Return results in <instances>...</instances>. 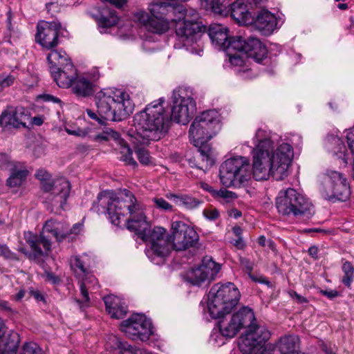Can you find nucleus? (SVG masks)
Returning <instances> with one entry per match:
<instances>
[{
	"instance_id": "f257e3e1",
	"label": "nucleus",
	"mask_w": 354,
	"mask_h": 354,
	"mask_svg": "<svg viewBox=\"0 0 354 354\" xmlns=\"http://www.w3.org/2000/svg\"><path fill=\"white\" fill-rule=\"evenodd\" d=\"M252 168L245 157L237 156L226 160L220 166L221 183L225 187H239L248 183L252 176L256 180H267L270 177L277 180L288 176L294 151L292 145L280 140L274 146V138L263 129L257 130L253 138Z\"/></svg>"
},
{
	"instance_id": "f03ea898",
	"label": "nucleus",
	"mask_w": 354,
	"mask_h": 354,
	"mask_svg": "<svg viewBox=\"0 0 354 354\" xmlns=\"http://www.w3.org/2000/svg\"><path fill=\"white\" fill-rule=\"evenodd\" d=\"M92 209L97 213L106 212L111 223L119 225L121 219L127 223V227L137 232L139 237L146 243L149 248L146 254L156 264L170 252V240L166 230L161 227H149L143 205L139 203L134 195L124 189L118 194L112 191L100 192L97 201L93 203Z\"/></svg>"
},
{
	"instance_id": "7ed1b4c3",
	"label": "nucleus",
	"mask_w": 354,
	"mask_h": 354,
	"mask_svg": "<svg viewBox=\"0 0 354 354\" xmlns=\"http://www.w3.org/2000/svg\"><path fill=\"white\" fill-rule=\"evenodd\" d=\"M164 102V98L161 97L134 115L136 133L132 136V143L149 145L151 141H158L165 136L171 121L165 115Z\"/></svg>"
},
{
	"instance_id": "20e7f679",
	"label": "nucleus",
	"mask_w": 354,
	"mask_h": 354,
	"mask_svg": "<svg viewBox=\"0 0 354 354\" xmlns=\"http://www.w3.org/2000/svg\"><path fill=\"white\" fill-rule=\"evenodd\" d=\"M95 98L97 111L86 109V113L100 124H104L105 120H125L134 109L129 95L121 90L104 89L97 93Z\"/></svg>"
},
{
	"instance_id": "39448f33",
	"label": "nucleus",
	"mask_w": 354,
	"mask_h": 354,
	"mask_svg": "<svg viewBox=\"0 0 354 354\" xmlns=\"http://www.w3.org/2000/svg\"><path fill=\"white\" fill-rule=\"evenodd\" d=\"M220 129L221 115L214 109L203 111L195 118L189 128L190 140L198 148V151L200 153L202 161L205 165V169L211 167L214 164L212 150L207 142Z\"/></svg>"
},
{
	"instance_id": "423d86ee",
	"label": "nucleus",
	"mask_w": 354,
	"mask_h": 354,
	"mask_svg": "<svg viewBox=\"0 0 354 354\" xmlns=\"http://www.w3.org/2000/svg\"><path fill=\"white\" fill-rule=\"evenodd\" d=\"M198 15L195 11L184 10L180 8L173 24L178 41L174 48H185L192 54L201 55L203 48L198 43L201 32L205 30L201 22L198 21Z\"/></svg>"
},
{
	"instance_id": "0eeeda50",
	"label": "nucleus",
	"mask_w": 354,
	"mask_h": 354,
	"mask_svg": "<svg viewBox=\"0 0 354 354\" xmlns=\"http://www.w3.org/2000/svg\"><path fill=\"white\" fill-rule=\"evenodd\" d=\"M180 9L171 2H153L148 6L149 13L140 10L134 13L133 17L149 31L162 34L169 29Z\"/></svg>"
},
{
	"instance_id": "6e6552de",
	"label": "nucleus",
	"mask_w": 354,
	"mask_h": 354,
	"mask_svg": "<svg viewBox=\"0 0 354 354\" xmlns=\"http://www.w3.org/2000/svg\"><path fill=\"white\" fill-rule=\"evenodd\" d=\"M50 233L55 239L60 242L69 236V227L65 223L55 219L48 220L43 227L39 235L28 231L24 234V239L31 249L30 258L37 259L48 255L51 250V242L44 234Z\"/></svg>"
},
{
	"instance_id": "1a4fd4ad",
	"label": "nucleus",
	"mask_w": 354,
	"mask_h": 354,
	"mask_svg": "<svg viewBox=\"0 0 354 354\" xmlns=\"http://www.w3.org/2000/svg\"><path fill=\"white\" fill-rule=\"evenodd\" d=\"M239 298L240 292L233 283L215 284L208 294L207 309L210 317L217 319L230 313L236 306Z\"/></svg>"
},
{
	"instance_id": "9d476101",
	"label": "nucleus",
	"mask_w": 354,
	"mask_h": 354,
	"mask_svg": "<svg viewBox=\"0 0 354 354\" xmlns=\"http://www.w3.org/2000/svg\"><path fill=\"white\" fill-rule=\"evenodd\" d=\"M276 207L283 216L309 218L314 213V206L304 195L292 188L281 190L276 198Z\"/></svg>"
},
{
	"instance_id": "9b49d317",
	"label": "nucleus",
	"mask_w": 354,
	"mask_h": 354,
	"mask_svg": "<svg viewBox=\"0 0 354 354\" xmlns=\"http://www.w3.org/2000/svg\"><path fill=\"white\" fill-rule=\"evenodd\" d=\"M251 1L252 7L245 0H236L228 9L219 0H203L201 7L205 10L223 16H227L230 12L231 17L238 24L248 26L253 21L250 10L254 9L260 3V0Z\"/></svg>"
},
{
	"instance_id": "f8f14e48",
	"label": "nucleus",
	"mask_w": 354,
	"mask_h": 354,
	"mask_svg": "<svg viewBox=\"0 0 354 354\" xmlns=\"http://www.w3.org/2000/svg\"><path fill=\"white\" fill-rule=\"evenodd\" d=\"M319 191L324 199L330 201H345L351 195L344 174L332 169L326 170L321 176Z\"/></svg>"
},
{
	"instance_id": "ddd939ff",
	"label": "nucleus",
	"mask_w": 354,
	"mask_h": 354,
	"mask_svg": "<svg viewBox=\"0 0 354 354\" xmlns=\"http://www.w3.org/2000/svg\"><path fill=\"white\" fill-rule=\"evenodd\" d=\"M218 318L220 334L227 338L234 337L241 329L247 330L257 323L253 310L245 306L233 314L225 313Z\"/></svg>"
},
{
	"instance_id": "4468645a",
	"label": "nucleus",
	"mask_w": 354,
	"mask_h": 354,
	"mask_svg": "<svg viewBox=\"0 0 354 354\" xmlns=\"http://www.w3.org/2000/svg\"><path fill=\"white\" fill-rule=\"evenodd\" d=\"M171 120L187 124L196 111V102L192 89L179 87L173 91Z\"/></svg>"
},
{
	"instance_id": "2eb2a0df",
	"label": "nucleus",
	"mask_w": 354,
	"mask_h": 354,
	"mask_svg": "<svg viewBox=\"0 0 354 354\" xmlns=\"http://www.w3.org/2000/svg\"><path fill=\"white\" fill-rule=\"evenodd\" d=\"M270 337V331L265 326L256 323L240 337L239 350L243 354H264V344Z\"/></svg>"
},
{
	"instance_id": "dca6fc26",
	"label": "nucleus",
	"mask_w": 354,
	"mask_h": 354,
	"mask_svg": "<svg viewBox=\"0 0 354 354\" xmlns=\"http://www.w3.org/2000/svg\"><path fill=\"white\" fill-rule=\"evenodd\" d=\"M19 343V336L15 331L6 333L4 321L0 318V354H16ZM19 354H45L35 342L25 343Z\"/></svg>"
},
{
	"instance_id": "f3484780",
	"label": "nucleus",
	"mask_w": 354,
	"mask_h": 354,
	"mask_svg": "<svg viewBox=\"0 0 354 354\" xmlns=\"http://www.w3.org/2000/svg\"><path fill=\"white\" fill-rule=\"evenodd\" d=\"M35 176L41 181L44 192H49L48 199L62 207L69 196L70 183L64 178H60L51 183L49 181L50 175L45 169L37 171Z\"/></svg>"
},
{
	"instance_id": "a211bd4d",
	"label": "nucleus",
	"mask_w": 354,
	"mask_h": 354,
	"mask_svg": "<svg viewBox=\"0 0 354 354\" xmlns=\"http://www.w3.org/2000/svg\"><path fill=\"white\" fill-rule=\"evenodd\" d=\"M121 330L133 340L147 341L152 335V324L145 315L135 313L120 324Z\"/></svg>"
},
{
	"instance_id": "6ab92c4d",
	"label": "nucleus",
	"mask_w": 354,
	"mask_h": 354,
	"mask_svg": "<svg viewBox=\"0 0 354 354\" xmlns=\"http://www.w3.org/2000/svg\"><path fill=\"white\" fill-rule=\"evenodd\" d=\"M87 259L86 255L75 256L71 263V268L80 279V292L82 296V302L84 303L89 301L88 292L97 289V279L88 272Z\"/></svg>"
},
{
	"instance_id": "aec40b11",
	"label": "nucleus",
	"mask_w": 354,
	"mask_h": 354,
	"mask_svg": "<svg viewBox=\"0 0 354 354\" xmlns=\"http://www.w3.org/2000/svg\"><path fill=\"white\" fill-rule=\"evenodd\" d=\"M170 246L176 250H185L193 246L198 240L196 230L183 221H174L171 223V235L169 238Z\"/></svg>"
},
{
	"instance_id": "412c9836",
	"label": "nucleus",
	"mask_w": 354,
	"mask_h": 354,
	"mask_svg": "<svg viewBox=\"0 0 354 354\" xmlns=\"http://www.w3.org/2000/svg\"><path fill=\"white\" fill-rule=\"evenodd\" d=\"M60 28V24L56 21H39L35 34L36 42L45 49H53L59 44Z\"/></svg>"
},
{
	"instance_id": "4be33fe9",
	"label": "nucleus",
	"mask_w": 354,
	"mask_h": 354,
	"mask_svg": "<svg viewBox=\"0 0 354 354\" xmlns=\"http://www.w3.org/2000/svg\"><path fill=\"white\" fill-rule=\"evenodd\" d=\"M113 140L118 145V150L121 156L120 160L124 161L127 165L135 168L138 166L137 162L132 157L133 152L127 142L120 138L118 132L111 128H105L102 132L96 135L95 140L97 142Z\"/></svg>"
},
{
	"instance_id": "5701e85b",
	"label": "nucleus",
	"mask_w": 354,
	"mask_h": 354,
	"mask_svg": "<svg viewBox=\"0 0 354 354\" xmlns=\"http://www.w3.org/2000/svg\"><path fill=\"white\" fill-rule=\"evenodd\" d=\"M30 115L28 110L24 107H8L0 115V126L14 128L26 127L30 121Z\"/></svg>"
},
{
	"instance_id": "b1692460",
	"label": "nucleus",
	"mask_w": 354,
	"mask_h": 354,
	"mask_svg": "<svg viewBox=\"0 0 354 354\" xmlns=\"http://www.w3.org/2000/svg\"><path fill=\"white\" fill-rule=\"evenodd\" d=\"M242 37L234 38L230 40L225 51L230 64L234 67L241 68L239 69V72H245L248 70L245 60L247 55L242 50Z\"/></svg>"
},
{
	"instance_id": "393cba45",
	"label": "nucleus",
	"mask_w": 354,
	"mask_h": 354,
	"mask_svg": "<svg viewBox=\"0 0 354 354\" xmlns=\"http://www.w3.org/2000/svg\"><path fill=\"white\" fill-rule=\"evenodd\" d=\"M254 28L263 35H270L278 28L277 17L268 10L263 9L258 12L255 17L252 16Z\"/></svg>"
},
{
	"instance_id": "a878e982",
	"label": "nucleus",
	"mask_w": 354,
	"mask_h": 354,
	"mask_svg": "<svg viewBox=\"0 0 354 354\" xmlns=\"http://www.w3.org/2000/svg\"><path fill=\"white\" fill-rule=\"evenodd\" d=\"M100 75L97 71H95L91 76L90 74L78 75L72 83L71 88L73 93L79 97H88L94 93V84L99 78Z\"/></svg>"
},
{
	"instance_id": "bb28decb",
	"label": "nucleus",
	"mask_w": 354,
	"mask_h": 354,
	"mask_svg": "<svg viewBox=\"0 0 354 354\" xmlns=\"http://www.w3.org/2000/svg\"><path fill=\"white\" fill-rule=\"evenodd\" d=\"M242 50L247 55V57H251L258 63L261 62L267 57V48L257 38L250 37L247 40L243 39Z\"/></svg>"
},
{
	"instance_id": "cd10ccee",
	"label": "nucleus",
	"mask_w": 354,
	"mask_h": 354,
	"mask_svg": "<svg viewBox=\"0 0 354 354\" xmlns=\"http://www.w3.org/2000/svg\"><path fill=\"white\" fill-rule=\"evenodd\" d=\"M324 147L328 152L342 159L345 164L347 163L349 159L348 151L339 137L333 134L328 135L325 139Z\"/></svg>"
},
{
	"instance_id": "c85d7f7f",
	"label": "nucleus",
	"mask_w": 354,
	"mask_h": 354,
	"mask_svg": "<svg viewBox=\"0 0 354 354\" xmlns=\"http://www.w3.org/2000/svg\"><path fill=\"white\" fill-rule=\"evenodd\" d=\"M228 29L221 24H212L208 29V35L212 44L217 48L225 51L230 40L239 37H230L227 35Z\"/></svg>"
},
{
	"instance_id": "c756f323",
	"label": "nucleus",
	"mask_w": 354,
	"mask_h": 354,
	"mask_svg": "<svg viewBox=\"0 0 354 354\" xmlns=\"http://www.w3.org/2000/svg\"><path fill=\"white\" fill-rule=\"evenodd\" d=\"M106 310L112 318L122 319L127 312L125 302L119 297L110 295L104 297Z\"/></svg>"
},
{
	"instance_id": "7c9ffc66",
	"label": "nucleus",
	"mask_w": 354,
	"mask_h": 354,
	"mask_svg": "<svg viewBox=\"0 0 354 354\" xmlns=\"http://www.w3.org/2000/svg\"><path fill=\"white\" fill-rule=\"evenodd\" d=\"M50 73L57 84L64 88H71L77 74L73 64H68L66 67L57 69V71Z\"/></svg>"
},
{
	"instance_id": "2f4dec72",
	"label": "nucleus",
	"mask_w": 354,
	"mask_h": 354,
	"mask_svg": "<svg viewBox=\"0 0 354 354\" xmlns=\"http://www.w3.org/2000/svg\"><path fill=\"white\" fill-rule=\"evenodd\" d=\"M299 339L297 335L281 337L271 351V354H297Z\"/></svg>"
},
{
	"instance_id": "473e14b6",
	"label": "nucleus",
	"mask_w": 354,
	"mask_h": 354,
	"mask_svg": "<svg viewBox=\"0 0 354 354\" xmlns=\"http://www.w3.org/2000/svg\"><path fill=\"white\" fill-rule=\"evenodd\" d=\"M47 60L50 73L66 67L68 64H73L68 55L62 50H52L47 56Z\"/></svg>"
},
{
	"instance_id": "72a5a7b5",
	"label": "nucleus",
	"mask_w": 354,
	"mask_h": 354,
	"mask_svg": "<svg viewBox=\"0 0 354 354\" xmlns=\"http://www.w3.org/2000/svg\"><path fill=\"white\" fill-rule=\"evenodd\" d=\"M95 19L101 33H106L107 28L115 26L118 22L115 11L108 8H103Z\"/></svg>"
},
{
	"instance_id": "f704fd0d",
	"label": "nucleus",
	"mask_w": 354,
	"mask_h": 354,
	"mask_svg": "<svg viewBox=\"0 0 354 354\" xmlns=\"http://www.w3.org/2000/svg\"><path fill=\"white\" fill-rule=\"evenodd\" d=\"M9 171L10 174L6 183L11 187L20 186L26 180L28 173L24 164L21 162Z\"/></svg>"
},
{
	"instance_id": "c9c22d12",
	"label": "nucleus",
	"mask_w": 354,
	"mask_h": 354,
	"mask_svg": "<svg viewBox=\"0 0 354 354\" xmlns=\"http://www.w3.org/2000/svg\"><path fill=\"white\" fill-rule=\"evenodd\" d=\"M167 197L172 200L177 205L187 209H193L199 206L201 201L194 197L187 195H176L169 194Z\"/></svg>"
},
{
	"instance_id": "e433bc0d",
	"label": "nucleus",
	"mask_w": 354,
	"mask_h": 354,
	"mask_svg": "<svg viewBox=\"0 0 354 354\" xmlns=\"http://www.w3.org/2000/svg\"><path fill=\"white\" fill-rule=\"evenodd\" d=\"M200 266L203 271L208 274L209 280L214 279L221 270V265L213 261L212 258L209 256H206L203 259Z\"/></svg>"
},
{
	"instance_id": "4c0bfd02",
	"label": "nucleus",
	"mask_w": 354,
	"mask_h": 354,
	"mask_svg": "<svg viewBox=\"0 0 354 354\" xmlns=\"http://www.w3.org/2000/svg\"><path fill=\"white\" fill-rule=\"evenodd\" d=\"M187 277L189 282L194 285H200L206 281H210L208 278V274L203 271L200 266L192 269L189 272Z\"/></svg>"
},
{
	"instance_id": "58836bf2",
	"label": "nucleus",
	"mask_w": 354,
	"mask_h": 354,
	"mask_svg": "<svg viewBox=\"0 0 354 354\" xmlns=\"http://www.w3.org/2000/svg\"><path fill=\"white\" fill-rule=\"evenodd\" d=\"M342 269L344 273L342 282L350 288L354 279V267L351 262L346 261L343 263Z\"/></svg>"
},
{
	"instance_id": "ea45409f",
	"label": "nucleus",
	"mask_w": 354,
	"mask_h": 354,
	"mask_svg": "<svg viewBox=\"0 0 354 354\" xmlns=\"http://www.w3.org/2000/svg\"><path fill=\"white\" fill-rule=\"evenodd\" d=\"M133 144L136 146L135 151L139 162L143 165H149L152 164V158L150 156L149 151L143 147H140V145H141L140 144Z\"/></svg>"
},
{
	"instance_id": "a19ab883",
	"label": "nucleus",
	"mask_w": 354,
	"mask_h": 354,
	"mask_svg": "<svg viewBox=\"0 0 354 354\" xmlns=\"http://www.w3.org/2000/svg\"><path fill=\"white\" fill-rule=\"evenodd\" d=\"M127 342H122L120 340V339L114 335H110L107 337L106 341V349H109L110 351H116L118 350L119 353L121 350L123 348Z\"/></svg>"
},
{
	"instance_id": "79ce46f5",
	"label": "nucleus",
	"mask_w": 354,
	"mask_h": 354,
	"mask_svg": "<svg viewBox=\"0 0 354 354\" xmlns=\"http://www.w3.org/2000/svg\"><path fill=\"white\" fill-rule=\"evenodd\" d=\"M216 200L221 203L230 202L236 198L235 193L228 191L225 189L216 190L214 196Z\"/></svg>"
},
{
	"instance_id": "37998d69",
	"label": "nucleus",
	"mask_w": 354,
	"mask_h": 354,
	"mask_svg": "<svg viewBox=\"0 0 354 354\" xmlns=\"http://www.w3.org/2000/svg\"><path fill=\"white\" fill-rule=\"evenodd\" d=\"M19 162L14 161L7 153H0V168L3 170L10 171L15 168Z\"/></svg>"
},
{
	"instance_id": "c03bdc74",
	"label": "nucleus",
	"mask_w": 354,
	"mask_h": 354,
	"mask_svg": "<svg viewBox=\"0 0 354 354\" xmlns=\"http://www.w3.org/2000/svg\"><path fill=\"white\" fill-rule=\"evenodd\" d=\"M203 214L204 216L209 221H214L217 219L220 215L219 212L212 207L205 209Z\"/></svg>"
},
{
	"instance_id": "a18cd8bd",
	"label": "nucleus",
	"mask_w": 354,
	"mask_h": 354,
	"mask_svg": "<svg viewBox=\"0 0 354 354\" xmlns=\"http://www.w3.org/2000/svg\"><path fill=\"white\" fill-rule=\"evenodd\" d=\"M156 206L163 210H171L172 206L162 198H154L153 199Z\"/></svg>"
},
{
	"instance_id": "49530a36",
	"label": "nucleus",
	"mask_w": 354,
	"mask_h": 354,
	"mask_svg": "<svg viewBox=\"0 0 354 354\" xmlns=\"http://www.w3.org/2000/svg\"><path fill=\"white\" fill-rule=\"evenodd\" d=\"M239 261L241 267L248 272V275H250V274H252V271L254 267L253 262H252L250 259L245 257H241L239 259Z\"/></svg>"
},
{
	"instance_id": "de8ad7c7",
	"label": "nucleus",
	"mask_w": 354,
	"mask_h": 354,
	"mask_svg": "<svg viewBox=\"0 0 354 354\" xmlns=\"http://www.w3.org/2000/svg\"><path fill=\"white\" fill-rule=\"evenodd\" d=\"M249 277L252 281L255 282L266 284V286H268V287H272V283H270V281H269L266 277H264L262 275L255 276L252 274H250Z\"/></svg>"
},
{
	"instance_id": "09e8293b",
	"label": "nucleus",
	"mask_w": 354,
	"mask_h": 354,
	"mask_svg": "<svg viewBox=\"0 0 354 354\" xmlns=\"http://www.w3.org/2000/svg\"><path fill=\"white\" fill-rule=\"evenodd\" d=\"M0 255L6 259H14L15 254L6 245H0Z\"/></svg>"
},
{
	"instance_id": "8fccbe9b",
	"label": "nucleus",
	"mask_w": 354,
	"mask_h": 354,
	"mask_svg": "<svg viewBox=\"0 0 354 354\" xmlns=\"http://www.w3.org/2000/svg\"><path fill=\"white\" fill-rule=\"evenodd\" d=\"M123 348L121 350L120 354H138V349L133 348V346L129 345L127 343L124 345Z\"/></svg>"
},
{
	"instance_id": "3c124183",
	"label": "nucleus",
	"mask_w": 354,
	"mask_h": 354,
	"mask_svg": "<svg viewBox=\"0 0 354 354\" xmlns=\"http://www.w3.org/2000/svg\"><path fill=\"white\" fill-rule=\"evenodd\" d=\"M289 294L292 299L299 304H305L308 302V299L306 297L297 294L296 292L292 291L290 292Z\"/></svg>"
},
{
	"instance_id": "603ef678",
	"label": "nucleus",
	"mask_w": 354,
	"mask_h": 354,
	"mask_svg": "<svg viewBox=\"0 0 354 354\" xmlns=\"http://www.w3.org/2000/svg\"><path fill=\"white\" fill-rule=\"evenodd\" d=\"M15 77L12 75H8L6 77L0 80V86L2 88L8 87L14 83Z\"/></svg>"
},
{
	"instance_id": "864d4df0",
	"label": "nucleus",
	"mask_w": 354,
	"mask_h": 354,
	"mask_svg": "<svg viewBox=\"0 0 354 354\" xmlns=\"http://www.w3.org/2000/svg\"><path fill=\"white\" fill-rule=\"evenodd\" d=\"M30 295L33 297L37 301H44L45 298L43 294L38 290L30 289Z\"/></svg>"
},
{
	"instance_id": "5fc2aeb1",
	"label": "nucleus",
	"mask_w": 354,
	"mask_h": 354,
	"mask_svg": "<svg viewBox=\"0 0 354 354\" xmlns=\"http://www.w3.org/2000/svg\"><path fill=\"white\" fill-rule=\"evenodd\" d=\"M39 97L45 102H53L54 103H59L61 102L58 97L50 94L41 95Z\"/></svg>"
},
{
	"instance_id": "6e6d98bb",
	"label": "nucleus",
	"mask_w": 354,
	"mask_h": 354,
	"mask_svg": "<svg viewBox=\"0 0 354 354\" xmlns=\"http://www.w3.org/2000/svg\"><path fill=\"white\" fill-rule=\"evenodd\" d=\"M210 341L217 346L223 345L225 343L223 339L219 338L218 333H214L211 335Z\"/></svg>"
},
{
	"instance_id": "4d7b16f0",
	"label": "nucleus",
	"mask_w": 354,
	"mask_h": 354,
	"mask_svg": "<svg viewBox=\"0 0 354 354\" xmlns=\"http://www.w3.org/2000/svg\"><path fill=\"white\" fill-rule=\"evenodd\" d=\"M46 281L52 283L53 284H57L59 282V279L51 272L46 273Z\"/></svg>"
},
{
	"instance_id": "13d9d810",
	"label": "nucleus",
	"mask_w": 354,
	"mask_h": 354,
	"mask_svg": "<svg viewBox=\"0 0 354 354\" xmlns=\"http://www.w3.org/2000/svg\"><path fill=\"white\" fill-rule=\"evenodd\" d=\"M320 292L329 299H333L339 295L338 292L335 290H321Z\"/></svg>"
},
{
	"instance_id": "bf43d9fd",
	"label": "nucleus",
	"mask_w": 354,
	"mask_h": 354,
	"mask_svg": "<svg viewBox=\"0 0 354 354\" xmlns=\"http://www.w3.org/2000/svg\"><path fill=\"white\" fill-rule=\"evenodd\" d=\"M82 229V225L80 223H75L72 228H69V235L74 234H78Z\"/></svg>"
},
{
	"instance_id": "052dcab7",
	"label": "nucleus",
	"mask_w": 354,
	"mask_h": 354,
	"mask_svg": "<svg viewBox=\"0 0 354 354\" xmlns=\"http://www.w3.org/2000/svg\"><path fill=\"white\" fill-rule=\"evenodd\" d=\"M200 185H201V187L203 189L208 192L209 193H210L212 194V196H214L216 189H214L212 186H210L209 184H207L206 183H201Z\"/></svg>"
},
{
	"instance_id": "680f3d73",
	"label": "nucleus",
	"mask_w": 354,
	"mask_h": 354,
	"mask_svg": "<svg viewBox=\"0 0 354 354\" xmlns=\"http://www.w3.org/2000/svg\"><path fill=\"white\" fill-rule=\"evenodd\" d=\"M228 214L230 217L238 218L241 216V212L233 208L228 212Z\"/></svg>"
},
{
	"instance_id": "e2e57ef3",
	"label": "nucleus",
	"mask_w": 354,
	"mask_h": 354,
	"mask_svg": "<svg viewBox=\"0 0 354 354\" xmlns=\"http://www.w3.org/2000/svg\"><path fill=\"white\" fill-rule=\"evenodd\" d=\"M0 308L8 312L12 311V308L10 306V304L4 300H0Z\"/></svg>"
},
{
	"instance_id": "0e129e2a",
	"label": "nucleus",
	"mask_w": 354,
	"mask_h": 354,
	"mask_svg": "<svg viewBox=\"0 0 354 354\" xmlns=\"http://www.w3.org/2000/svg\"><path fill=\"white\" fill-rule=\"evenodd\" d=\"M25 296V290L21 289L15 296H12V299L15 301H20Z\"/></svg>"
},
{
	"instance_id": "69168bd1",
	"label": "nucleus",
	"mask_w": 354,
	"mask_h": 354,
	"mask_svg": "<svg viewBox=\"0 0 354 354\" xmlns=\"http://www.w3.org/2000/svg\"><path fill=\"white\" fill-rule=\"evenodd\" d=\"M308 254L313 258H317L318 248L315 246H312L308 249Z\"/></svg>"
},
{
	"instance_id": "338daca9",
	"label": "nucleus",
	"mask_w": 354,
	"mask_h": 354,
	"mask_svg": "<svg viewBox=\"0 0 354 354\" xmlns=\"http://www.w3.org/2000/svg\"><path fill=\"white\" fill-rule=\"evenodd\" d=\"M30 120H31L32 124L37 126H40L44 122V120L41 117H34L33 118H30Z\"/></svg>"
},
{
	"instance_id": "774afa93",
	"label": "nucleus",
	"mask_w": 354,
	"mask_h": 354,
	"mask_svg": "<svg viewBox=\"0 0 354 354\" xmlns=\"http://www.w3.org/2000/svg\"><path fill=\"white\" fill-rule=\"evenodd\" d=\"M233 244L238 248H243L245 245L243 239L241 237H237V239L234 240Z\"/></svg>"
}]
</instances>
